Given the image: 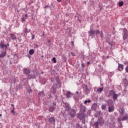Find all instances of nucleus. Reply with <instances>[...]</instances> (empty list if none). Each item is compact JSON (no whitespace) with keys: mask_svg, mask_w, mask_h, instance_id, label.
Here are the masks:
<instances>
[{"mask_svg":"<svg viewBox=\"0 0 128 128\" xmlns=\"http://www.w3.org/2000/svg\"><path fill=\"white\" fill-rule=\"evenodd\" d=\"M38 76V72L32 70L30 72V74H28L26 77L27 80H32L36 78Z\"/></svg>","mask_w":128,"mask_h":128,"instance_id":"1","label":"nucleus"},{"mask_svg":"<svg viewBox=\"0 0 128 128\" xmlns=\"http://www.w3.org/2000/svg\"><path fill=\"white\" fill-rule=\"evenodd\" d=\"M57 88H58V84L56 83H54L51 88L50 89V92L51 94H56V92Z\"/></svg>","mask_w":128,"mask_h":128,"instance_id":"2","label":"nucleus"},{"mask_svg":"<svg viewBox=\"0 0 128 128\" xmlns=\"http://www.w3.org/2000/svg\"><path fill=\"white\" fill-rule=\"evenodd\" d=\"M68 114L72 118H74L76 116V111L74 109H71L68 111Z\"/></svg>","mask_w":128,"mask_h":128,"instance_id":"3","label":"nucleus"},{"mask_svg":"<svg viewBox=\"0 0 128 128\" xmlns=\"http://www.w3.org/2000/svg\"><path fill=\"white\" fill-rule=\"evenodd\" d=\"M122 36H123V40H126L128 39V30L126 28H124L123 29V32L122 33Z\"/></svg>","mask_w":128,"mask_h":128,"instance_id":"4","label":"nucleus"},{"mask_svg":"<svg viewBox=\"0 0 128 128\" xmlns=\"http://www.w3.org/2000/svg\"><path fill=\"white\" fill-rule=\"evenodd\" d=\"M76 118H78V120H84V118H86V115H84V112H79L77 114Z\"/></svg>","mask_w":128,"mask_h":128,"instance_id":"5","label":"nucleus"},{"mask_svg":"<svg viewBox=\"0 0 128 128\" xmlns=\"http://www.w3.org/2000/svg\"><path fill=\"white\" fill-rule=\"evenodd\" d=\"M96 122L100 124V126H102L104 124V120L102 117H99Z\"/></svg>","mask_w":128,"mask_h":128,"instance_id":"6","label":"nucleus"},{"mask_svg":"<svg viewBox=\"0 0 128 128\" xmlns=\"http://www.w3.org/2000/svg\"><path fill=\"white\" fill-rule=\"evenodd\" d=\"M23 74L24 76H26L27 77L30 74V69L28 68H24L23 69Z\"/></svg>","mask_w":128,"mask_h":128,"instance_id":"7","label":"nucleus"},{"mask_svg":"<svg viewBox=\"0 0 128 128\" xmlns=\"http://www.w3.org/2000/svg\"><path fill=\"white\" fill-rule=\"evenodd\" d=\"M28 32H30V29L28 30L26 26L23 30V33L24 36H26Z\"/></svg>","mask_w":128,"mask_h":128,"instance_id":"8","label":"nucleus"},{"mask_svg":"<svg viewBox=\"0 0 128 128\" xmlns=\"http://www.w3.org/2000/svg\"><path fill=\"white\" fill-rule=\"evenodd\" d=\"M0 48H2V50H6V44H4V43L2 42V40L0 41Z\"/></svg>","mask_w":128,"mask_h":128,"instance_id":"9","label":"nucleus"},{"mask_svg":"<svg viewBox=\"0 0 128 128\" xmlns=\"http://www.w3.org/2000/svg\"><path fill=\"white\" fill-rule=\"evenodd\" d=\"M64 104H65L66 110L67 112H68L69 110H72V107H70V104H68V103L65 102Z\"/></svg>","mask_w":128,"mask_h":128,"instance_id":"10","label":"nucleus"},{"mask_svg":"<svg viewBox=\"0 0 128 128\" xmlns=\"http://www.w3.org/2000/svg\"><path fill=\"white\" fill-rule=\"evenodd\" d=\"M88 34L89 36H94L95 34V30H94L92 28L90 29V30L88 32Z\"/></svg>","mask_w":128,"mask_h":128,"instance_id":"11","label":"nucleus"},{"mask_svg":"<svg viewBox=\"0 0 128 128\" xmlns=\"http://www.w3.org/2000/svg\"><path fill=\"white\" fill-rule=\"evenodd\" d=\"M56 108V107L54 106H48V112H54V110Z\"/></svg>","mask_w":128,"mask_h":128,"instance_id":"12","label":"nucleus"},{"mask_svg":"<svg viewBox=\"0 0 128 128\" xmlns=\"http://www.w3.org/2000/svg\"><path fill=\"white\" fill-rule=\"evenodd\" d=\"M82 86H83V88H84L86 92V94H90V89L88 87V86L86 84H84V85H82Z\"/></svg>","mask_w":128,"mask_h":128,"instance_id":"13","label":"nucleus"},{"mask_svg":"<svg viewBox=\"0 0 128 128\" xmlns=\"http://www.w3.org/2000/svg\"><path fill=\"white\" fill-rule=\"evenodd\" d=\"M66 98H70L71 96H74V94L72 93V92L68 91L66 94Z\"/></svg>","mask_w":128,"mask_h":128,"instance_id":"14","label":"nucleus"},{"mask_svg":"<svg viewBox=\"0 0 128 128\" xmlns=\"http://www.w3.org/2000/svg\"><path fill=\"white\" fill-rule=\"evenodd\" d=\"M48 122L50 124H56V120L54 117L48 118Z\"/></svg>","mask_w":128,"mask_h":128,"instance_id":"15","label":"nucleus"},{"mask_svg":"<svg viewBox=\"0 0 128 128\" xmlns=\"http://www.w3.org/2000/svg\"><path fill=\"white\" fill-rule=\"evenodd\" d=\"M118 70L119 72H122V70H124V64H120V63L118 64Z\"/></svg>","mask_w":128,"mask_h":128,"instance_id":"16","label":"nucleus"},{"mask_svg":"<svg viewBox=\"0 0 128 128\" xmlns=\"http://www.w3.org/2000/svg\"><path fill=\"white\" fill-rule=\"evenodd\" d=\"M116 94V92L114 90H109V93L108 96V98H110V96H114Z\"/></svg>","mask_w":128,"mask_h":128,"instance_id":"17","label":"nucleus"},{"mask_svg":"<svg viewBox=\"0 0 128 128\" xmlns=\"http://www.w3.org/2000/svg\"><path fill=\"white\" fill-rule=\"evenodd\" d=\"M96 106H98V104H96V103L93 104L91 107L92 110L94 111L96 110Z\"/></svg>","mask_w":128,"mask_h":128,"instance_id":"18","label":"nucleus"},{"mask_svg":"<svg viewBox=\"0 0 128 128\" xmlns=\"http://www.w3.org/2000/svg\"><path fill=\"white\" fill-rule=\"evenodd\" d=\"M94 124H92V126H93L94 128H99V124L97 122H94Z\"/></svg>","mask_w":128,"mask_h":128,"instance_id":"19","label":"nucleus"},{"mask_svg":"<svg viewBox=\"0 0 128 128\" xmlns=\"http://www.w3.org/2000/svg\"><path fill=\"white\" fill-rule=\"evenodd\" d=\"M108 112H112L114 110V106H109L108 108Z\"/></svg>","mask_w":128,"mask_h":128,"instance_id":"20","label":"nucleus"},{"mask_svg":"<svg viewBox=\"0 0 128 128\" xmlns=\"http://www.w3.org/2000/svg\"><path fill=\"white\" fill-rule=\"evenodd\" d=\"M118 94H114L113 96H112V100L114 102H116V100H118Z\"/></svg>","mask_w":128,"mask_h":128,"instance_id":"21","label":"nucleus"},{"mask_svg":"<svg viewBox=\"0 0 128 128\" xmlns=\"http://www.w3.org/2000/svg\"><path fill=\"white\" fill-rule=\"evenodd\" d=\"M6 56V51L3 52L1 54H0V58H4Z\"/></svg>","mask_w":128,"mask_h":128,"instance_id":"22","label":"nucleus"},{"mask_svg":"<svg viewBox=\"0 0 128 128\" xmlns=\"http://www.w3.org/2000/svg\"><path fill=\"white\" fill-rule=\"evenodd\" d=\"M10 38L12 40H16V34H10Z\"/></svg>","mask_w":128,"mask_h":128,"instance_id":"23","label":"nucleus"},{"mask_svg":"<svg viewBox=\"0 0 128 128\" xmlns=\"http://www.w3.org/2000/svg\"><path fill=\"white\" fill-rule=\"evenodd\" d=\"M80 112H84V114L86 112V106H80Z\"/></svg>","mask_w":128,"mask_h":128,"instance_id":"24","label":"nucleus"},{"mask_svg":"<svg viewBox=\"0 0 128 128\" xmlns=\"http://www.w3.org/2000/svg\"><path fill=\"white\" fill-rule=\"evenodd\" d=\"M106 102L108 106H110L111 104H112V99L107 100Z\"/></svg>","mask_w":128,"mask_h":128,"instance_id":"25","label":"nucleus"},{"mask_svg":"<svg viewBox=\"0 0 128 128\" xmlns=\"http://www.w3.org/2000/svg\"><path fill=\"white\" fill-rule=\"evenodd\" d=\"M56 82H57L58 84H60V76H57L56 77Z\"/></svg>","mask_w":128,"mask_h":128,"instance_id":"26","label":"nucleus"},{"mask_svg":"<svg viewBox=\"0 0 128 128\" xmlns=\"http://www.w3.org/2000/svg\"><path fill=\"white\" fill-rule=\"evenodd\" d=\"M101 108L102 110H106V104H102V105L101 106Z\"/></svg>","mask_w":128,"mask_h":128,"instance_id":"27","label":"nucleus"},{"mask_svg":"<svg viewBox=\"0 0 128 128\" xmlns=\"http://www.w3.org/2000/svg\"><path fill=\"white\" fill-rule=\"evenodd\" d=\"M108 44L110 46L111 50H114V43L112 42H110Z\"/></svg>","mask_w":128,"mask_h":128,"instance_id":"28","label":"nucleus"},{"mask_svg":"<svg viewBox=\"0 0 128 128\" xmlns=\"http://www.w3.org/2000/svg\"><path fill=\"white\" fill-rule=\"evenodd\" d=\"M118 110L121 116H124V109L122 108L121 110Z\"/></svg>","mask_w":128,"mask_h":128,"instance_id":"29","label":"nucleus"},{"mask_svg":"<svg viewBox=\"0 0 128 128\" xmlns=\"http://www.w3.org/2000/svg\"><path fill=\"white\" fill-rule=\"evenodd\" d=\"M34 54V49H30L29 50V54H30V56H32Z\"/></svg>","mask_w":128,"mask_h":128,"instance_id":"30","label":"nucleus"},{"mask_svg":"<svg viewBox=\"0 0 128 128\" xmlns=\"http://www.w3.org/2000/svg\"><path fill=\"white\" fill-rule=\"evenodd\" d=\"M44 90L42 92H40L38 94V96H44Z\"/></svg>","mask_w":128,"mask_h":128,"instance_id":"31","label":"nucleus"},{"mask_svg":"<svg viewBox=\"0 0 128 128\" xmlns=\"http://www.w3.org/2000/svg\"><path fill=\"white\" fill-rule=\"evenodd\" d=\"M62 60L64 62H66V56L64 55H63L62 56Z\"/></svg>","mask_w":128,"mask_h":128,"instance_id":"32","label":"nucleus"},{"mask_svg":"<svg viewBox=\"0 0 128 128\" xmlns=\"http://www.w3.org/2000/svg\"><path fill=\"white\" fill-rule=\"evenodd\" d=\"M128 117L126 116V115L124 116H123L122 118V122L124 121V120H128Z\"/></svg>","mask_w":128,"mask_h":128,"instance_id":"33","label":"nucleus"},{"mask_svg":"<svg viewBox=\"0 0 128 128\" xmlns=\"http://www.w3.org/2000/svg\"><path fill=\"white\" fill-rule=\"evenodd\" d=\"M27 92L28 94H32V88H28Z\"/></svg>","mask_w":128,"mask_h":128,"instance_id":"34","label":"nucleus"},{"mask_svg":"<svg viewBox=\"0 0 128 128\" xmlns=\"http://www.w3.org/2000/svg\"><path fill=\"white\" fill-rule=\"evenodd\" d=\"M124 82L126 84V86H128V79H126V78L124 79Z\"/></svg>","mask_w":128,"mask_h":128,"instance_id":"35","label":"nucleus"},{"mask_svg":"<svg viewBox=\"0 0 128 128\" xmlns=\"http://www.w3.org/2000/svg\"><path fill=\"white\" fill-rule=\"evenodd\" d=\"M100 34V30H95V34H96V36H98V34Z\"/></svg>","mask_w":128,"mask_h":128,"instance_id":"36","label":"nucleus"},{"mask_svg":"<svg viewBox=\"0 0 128 128\" xmlns=\"http://www.w3.org/2000/svg\"><path fill=\"white\" fill-rule=\"evenodd\" d=\"M102 90H104V88H98L97 90V92H100V94H101V92H102Z\"/></svg>","mask_w":128,"mask_h":128,"instance_id":"37","label":"nucleus"},{"mask_svg":"<svg viewBox=\"0 0 128 128\" xmlns=\"http://www.w3.org/2000/svg\"><path fill=\"white\" fill-rule=\"evenodd\" d=\"M88 104H90V102H92V100H86L84 102V104H88Z\"/></svg>","mask_w":128,"mask_h":128,"instance_id":"38","label":"nucleus"},{"mask_svg":"<svg viewBox=\"0 0 128 128\" xmlns=\"http://www.w3.org/2000/svg\"><path fill=\"white\" fill-rule=\"evenodd\" d=\"M97 114H98V116H102V111H101V110L98 111V112H97Z\"/></svg>","mask_w":128,"mask_h":128,"instance_id":"39","label":"nucleus"},{"mask_svg":"<svg viewBox=\"0 0 128 128\" xmlns=\"http://www.w3.org/2000/svg\"><path fill=\"white\" fill-rule=\"evenodd\" d=\"M118 6H124V2H122V1L120 2Z\"/></svg>","mask_w":128,"mask_h":128,"instance_id":"40","label":"nucleus"},{"mask_svg":"<svg viewBox=\"0 0 128 128\" xmlns=\"http://www.w3.org/2000/svg\"><path fill=\"white\" fill-rule=\"evenodd\" d=\"M106 42H107V44H108L110 42V38L108 37H106Z\"/></svg>","mask_w":128,"mask_h":128,"instance_id":"41","label":"nucleus"},{"mask_svg":"<svg viewBox=\"0 0 128 128\" xmlns=\"http://www.w3.org/2000/svg\"><path fill=\"white\" fill-rule=\"evenodd\" d=\"M22 20V24H24V22H26V18H24V16H22V17L21 18Z\"/></svg>","mask_w":128,"mask_h":128,"instance_id":"42","label":"nucleus"},{"mask_svg":"<svg viewBox=\"0 0 128 128\" xmlns=\"http://www.w3.org/2000/svg\"><path fill=\"white\" fill-rule=\"evenodd\" d=\"M122 118L120 117H118V122L119 124H122Z\"/></svg>","mask_w":128,"mask_h":128,"instance_id":"43","label":"nucleus"},{"mask_svg":"<svg viewBox=\"0 0 128 128\" xmlns=\"http://www.w3.org/2000/svg\"><path fill=\"white\" fill-rule=\"evenodd\" d=\"M52 60L54 62V64H56V57H54L52 59Z\"/></svg>","mask_w":128,"mask_h":128,"instance_id":"44","label":"nucleus"},{"mask_svg":"<svg viewBox=\"0 0 128 128\" xmlns=\"http://www.w3.org/2000/svg\"><path fill=\"white\" fill-rule=\"evenodd\" d=\"M100 38H104V33H102V31L100 32Z\"/></svg>","mask_w":128,"mask_h":128,"instance_id":"45","label":"nucleus"},{"mask_svg":"<svg viewBox=\"0 0 128 128\" xmlns=\"http://www.w3.org/2000/svg\"><path fill=\"white\" fill-rule=\"evenodd\" d=\"M46 8H50V6H46L44 7V9L45 10H46Z\"/></svg>","mask_w":128,"mask_h":128,"instance_id":"46","label":"nucleus"},{"mask_svg":"<svg viewBox=\"0 0 128 128\" xmlns=\"http://www.w3.org/2000/svg\"><path fill=\"white\" fill-rule=\"evenodd\" d=\"M68 34H70V28H67V31H66V34H68Z\"/></svg>","mask_w":128,"mask_h":128,"instance_id":"47","label":"nucleus"},{"mask_svg":"<svg viewBox=\"0 0 128 128\" xmlns=\"http://www.w3.org/2000/svg\"><path fill=\"white\" fill-rule=\"evenodd\" d=\"M10 112L14 114H15V112H14V107L13 108V109L12 110H10Z\"/></svg>","mask_w":128,"mask_h":128,"instance_id":"48","label":"nucleus"},{"mask_svg":"<svg viewBox=\"0 0 128 128\" xmlns=\"http://www.w3.org/2000/svg\"><path fill=\"white\" fill-rule=\"evenodd\" d=\"M80 120H82V122L84 124H86V118H84V119Z\"/></svg>","mask_w":128,"mask_h":128,"instance_id":"49","label":"nucleus"},{"mask_svg":"<svg viewBox=\"0 0 128 128\" xmlns=\"http://www.w3.org/2000/svg\"><path fill=\"white\" fill-rule=\"evenodd\" d=\"M38 48V45L37 44H34V48Z\"/></svg>","mask_w":128,"mask_h":128,"instance_id":"50","label":"nucleus"},{"mask_svg":"<svg viewBox=\"0 0 128 128\" xmlns=\"http://www.w3.org/2000/svg\"><path fill=\"white\" fill-rule=\"evenodd\" d=\"M70 54H71V56H76V54H74V52H70Z\"/></svg>","mask_w":128,"mask_h":128,"instance_id":"51","label":"nucleus"},{"mask_svg":"<svg viewBox=\"0 0 128 128\" xmlns=\"http://www.w3.org/2000/svg\"><path fill=\"white\" fill-rule=\"evenodd\" d=\"M99 8H100L99 12H100L102 10V6H100V4H99Z\"/></svg>","mask_w":128,"mask_h":128,"instance_id":"52","label":"nucleus"},{"mask_svg":"<svg viewBox=\"0 0 128 128\" xmlns=\"http://www.w3.org/2000/svg\"><path fill=\"white\" fill-rule=\"evenodd\" d=\"M125 70L126 72L128 73V65L126 66V68H125Z\"/></svg>","mask_w":128,"mask_h":128,"instance_id":"53","label":"nucleus"},{"mask_svg":"<svg viewBox=\"0 0 128 128\" xmlns=\"http://www.w3.org/2000/svg\"><path fill=\"white\" fill-rule=\"evenodd\" d=\"M81 66H82V68H85L86 65H84V63H82L81 64Z\"/></svg>","mask_w":128,"mask_h":128,"instance_id":"54","label":"nucleus"},{"mask_svg":"<svg viewBox=\"0 0 128 128\" xmlns=\"http://www.w3.org/2000/svg\"><path fill=\"white\" fill-rule=\"evenodd\" d=\"M53 106H56V102H54L52 103Z\"/></svg>","mask_w":128,"mask_h":128,"instance_id":"55","label":"nucleus"},{"mask_svg":"<svg viewBox=\"0 0 128 128\" xmlns=\"http://www.w3.org/2000/svg\"><path fill=\"white\" fill-rule=\"evenodd\" d=\"M28 14H25V18H26V20H28Z\"/></svg>","mask_w":128,"mask_h":128,"instance_id":"56","label":"nucleus"},{"mask_svg":"<svg viewBox=\"0 0 128 128\" xmlns=\"http://www.w3.org/2000/svg\"><path fill=\"white\" fill-rule=\"evenodd\" d=\"M76 126H78V128H80V124H77Z\"/></svg>","mask_w":128,"mask_h":128,"instance_id":"57","label":"nucleus"},{"mask_svg":"<svg viewBox=\"0 0 128 128\" xmlns=\"http://www.w3.org/2000/svg\"><path fill=\"white\" fill-rule=\"evenodd\" d=\"M34 34H32V40H34Z\"/></svg>","mask_w":128,"mask_h":128,"instance_id":"58","label":"nucleus"},{"mask_svg":"<svg viewBox=\"0 0 128 128\" xmlns=\"http://www.w3.org/2000/svg\"><path fill=\"white\" fill-rule=\"evenodd\" d=\"M50 81L52 82H54V79L53 78H50Z\"/></svg>","mask_w":128,"mask_h":128,"instance_id":"59","label":"nucleus"},{"mask_svg":"<svg viewBox=\"0 0 128 128\" xmlns=\"http://www.w3.org/2000/svg\"><path fill=\"white\" fill-rule=\"evenodd\" d=\"M48 98H52V94H50L48 95Z\"/></svg>","mask_w":128,"mask_h":128,"instance_id":"60","label":"nucleus"},{"mask_svg":"<svg viewBox=\"0 0 128 128\" xmlns=\"http://www.w3.org/2000/svg\"><path fill=\"white\" fill-rule=\"evenodd\" d=\"M26 56H28V58H32V56H30V55L28 54Z\"/></svg>","mask_w":128,"mask_h":128,"instance_id":"61","label":"nucleus"},{"mask_svg":"<svg viewBox=\"0 0 128 128\" xmlns=\"http://www.w3.org/2000/svg\"><path fill=\"white\" fill-rule=\"evenodd\" d=\"M78 22H82V20H80V17H78Z\"/></svg>","mask_w":128,"mask_h":128,"instance_id":"62","label":"nucleus"},{"mask_svg":"<svg viewBox=\"0 0 128 128\" xmlns=\"http://www.w3.org/2000/svg\"><path fill=\"white\" fill-rule=\"evenodd\" d=\"M55 96H56L55 100H57V99H58V95L56 94V95H55Z\"/></svg>","mask_w":128,"mask_h":128,"instance_id":"63","label":"nucleus"},{"mask_svg":"<svg viewBox=\"0 0 128 128\" xmlns=\"http://www.w3.org/2000/svg\"><path fill=\"white\" fill-rule=\"evenodd\" d=\"M47 42H48V44H50V40H47Z\"/></svg>","mask_w":128,"mask_h":128,"instance_id":"64","label":"nucleus"}]
</instances>
